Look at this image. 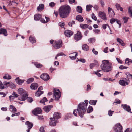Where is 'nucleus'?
<instances>
[{
	"label": "nucleus",
	"instance_id": "obj_18",
	"mask_svg": "<svg viewBox=\"0 0 132 132\" xmlns=\"http://www.w3.org/2000/svg\"><path fill=\"white\" fill-rule=\"evenodd\" d=\"M0 34H3L5 36H7V33L6 30L2 28L0 29Z\"/></svg>",
	"mask_w": 132,
	"mask_h": 132
},
{
	"label": "nucleus",
	"instance_id": "obj_8",
	"mask_svg": "<svg viewBox=\"0 0 132 132\" xmlns=\"http://www.w3.org/2000/svg\"><path fill=\"white\" fill-rule=\"evenodd\" d=\"M122 127L120 123H118L115 126L114 130L115 132H123L122 131Z\"/></svg>",
	"mask_w": 132,
	"mask_h": 132
},
{
	"label": "nucleus",
	"instance_id": "obj_36",
	"mask_svg": "<svg viewBox=\"0 0 132 132\" xmlns=\"http://www.w3.org/2000/svg\"><path fill=\"white\" fill-rule=\"evenodd\" d=\"M29 40L32 43H34L36 42L35 39L34 37L31 36L29 37Z\"/></svg>",
	"mask_w": 132,
	"mask_h": 132
},
{
	"label": "nucleus",
	"instance_id": "obj_47",
	"mask_svg": "<svg viewBox=\"0 0 132 132\" xmlns=\"http://www.w3.org/2000/svg\"><path fill=\"white\" fill-rule=\"evenodd\" d=\"M129 18L125 16L123 17V19L124 21V23H127V22Z\"/></svg>",
	"mask_w": 132,
	"mask_h": 132
},
{
	"label": "nucleus",
	"instance_id": "obj_55",
	"mask_svg": "<svg viewBox=\"0 0 132 132\" xmlns=\"http://www.w3.org/2000/svg\"><path fill=\"white\" fill-rule=\"evenodd\" d=\"M111 13H109V16L111 17H113L115 15V13L114 11H111Z\"/></svg>",
	"mask_w": 132,
	"mask_h": 132
},
{
	"label": "nucleus",
	"instance_id": "obj_64",
	"mask_svg": "<svg viewBox=\"0 0 132 132\" xmlns=\"http://www.w3.org/2000/svg\"><path fill=\"white\" fill-rule=\"evenodd\" d=\"M131 129L130 128H127L126 129L125 132H131Z\"/></svg>",
	"mask_w": 132,
	"mask_h": 132
},
{
	"label": "nucleus",
	"instance_id": "obj_7",
	"mask_svg": "<svg viewBox=\"0 0 132 132\" xmlns=\"http://www.w3.org/2000/svg\"><path fill=\"white\" fill-rule=\"evenodd\" d=\"M82 37L83 36L81 32L78 31L77 33L74 35V39L77 41H79L82 39Z\"/></svg>",
	"mask_w": 132,
	"mask_h": 132
},
{
	"label": "nucleus",
	"instance_id": "obj_21",
	"mask_svg": "<svg viewBox=\"0 0 132 132\" xmlns=\"http://www.w3.org/2000/svg\"><path fill=\"white\" fill-rule=\"evenodd\" d=\"M15 81L16 83L19 84V85H21L22 83L25 81V80H21L19 78H18L15 79Z\"/></svg>",
	"mask_w": 132,
	"mask_h": 132
},
{
	"label": "nucleus",
	"instance_id": "obj_61",
	"mask_svg": "<svg viewBox=\"0 0 132 132\" xmlns=\"http://www.w3.org/2000/svg\"><path fill=\"white\" fill-rule=\"evenodd\" d=\"M92 51L94 54L95 55H97L98 54V53L97 51L95 50V49L93 48L92 49Z\"/></svg>",
	"mask_w": 132,
	"mask_h": 132
},
{
	"label": "nucleus",
	"instance_id": "obj_16",
	"mask_svg": "<svg viewBox=\"0 0 132 132\" xmlns=\"http://www.w3.org/2000/svg\"><path fill=\"white\" fill-rule=\"evenodd\" d=\"M52 107L51 105H48L44 106L43 108L44 110L46 112L48 113L50 111L51 108Z\"/></svg>",
	"mask_w": 132,
	"mask_h": 132
},
{
	"label": "nucleus",
	"instance_id": "obj_38",
	"mask_svg": "<svg viewBox=\"0 0 132 132\" xmlns=\"http://www.w3.org/2000/svg\"><path fill=\"white\" fill-rule=\"evenodd\" d=\"M34 64L37 68H40L42 67V65L40 63H34Z\"/></svg>",
	"mask_w": 132,
	"mask_h": 132
},
{
	"label": "nucleus",
	"instance_id": "obj_52",
	"mask_svg": "<svg viewBox=\"0 0 132 132\" xmlns=\"http://www.w3.org/2000/svg\"><path fill=\"white\" fill-rule=\"evenodd\" d=\"M127 68L128 67H127L125 66L122 65L120 66L119 67V69L121 70L124 69H127Z\"/></svg>",
	"mask_w": 132,
	"mask_h": 132
},
{
	"label": "nucleus",
	"instance_id": "obj_54",
	"mask_svg": "<svg viewBox=\"0 0 132 132\" xmlns=\"http://www.w3.org/2000/svg\"><path fill=\"white\" fill-rule=\"evenodd\" d=\"M114 111L110 110L108 111V114L109 116H111L112 115V113Z\"/></svg>",
	"mask_w": 132,
	"mask_h": 132
},
{
	"label": "nucleus",
	"instance_id": "obj_34",
	"mask_svg": "<svg viewBox=\"0 0 132 132\" xmlns=\"http://www.w3.org/2000/svg\"><path fill=\"white\" fill-rule=\"evenodd\" d=\"M88 25L85 24H81L80 25V27L82 29H85L88 27Z\"/></svg>",
	"mask_w": 132,
	"mask_h": 132
},
{
	"label": "nucleus",
	"instance_id": "obj_62",
	"mask_svg": "<svg viewBox=\"0 0 132 132\" xmlns=\"http://www.w3.org/2000/svg\"><path fill=\"white\" fill-rule=\"evenodd\" d=\"M39 131L41 132H45V131L44 130V128L43 127H42L40 128Z\"/></svg>",
	"mask_w": 132,
	"mask_h": 132
},
{
	"label": "nucleus",
	"instance_id": "obj_20",
	"mask_svg": "<svg viewBox=\"0 0 132 132\" xmlns=\"http://www.w3.org/2000/svg\"><path fill=\"white\" fill-rule=\"evenodd\" d=\"M121 106H123L124 109L125 110L127 111V112H129L130 111L131 109L130 106H128L126 104H125L124 105L122 104Z\"/></svg>",
	"mask_w": 132,
	"mask_h": 132
},
{
	"label": "nucleus",
	"instance_id": "obj_49",
	"mask_svg": "<svg viewBox=\"0 0 132 132\" xmlns=\"http://www.w3.org/2000/svg\"><path fill=\"white\" fill-rule=\"evenodd\" d=\"M107 26L109 28V29H110V27H109L108 24H104L102 25V28L103 29H105L106 28V27Z\"/></svg>",
	"mask_w": 132,
	"mask_h": 132
},
{
	"label": "nucleus",
	"instance_id": "obj_13",
	"mask_svg": "<svg viewBox=\"0 0 132 132\" xmlns=\"http://www.w3.org/2000/svg\"><path fill=\"white\" fill-rule=\"evenodd\" d=\"M61 114L60 113L57 112H55L53 116V118L54 119H58L61 117Z\"/></svg>",
	"mask_w": 132,
	"mask_h": 132
},
{
	"label": "nucleus",
	"instance_id": "obj_58",
	"mask_svg": "<svg viewBox=\"0 0 132 132\" xmlns=\"http://www.w3.org/2000/svg\"><path fill=\"white\" fill-rule=\"evenodd\" d=\"M92 18L95 21H96L97 20V18L96 16L95 15L94 13H92Z\"/></svg>",
	"mask_w": 132,
	"mask_h": 132
},
{
	"label": "nucleus",
	"instance_id": "obj_35",
	"mask_svg": "<svg viewBox=\"0 0 132 132\" xmlns=\"http://www.w3.org/2000/svg\"><path fill=\"white\" fill-rule=\"evenodd\" d=\"M97 101V100H91L89 101V103L91 105H96Z\"/></svg>",
	"mask_w": 132,
	"mask_h": 132
},
{
	"label": "nucleus",
	"instance_id": "obj_33",
	"mask_svg": "<svg viewBox=\"0 0 132 132\" xmlns=\"http://www.w3.org/2000/svg\"><path fill=\"white\" fill-rule=\"evenodd\" d=\"M43 91H39L38 90L35 94V95L37 97L39 96L43 93Z\"/></svg>",
	"mask_w": 132,
	"mask_h": 132
},
{
	"label": "nucleus",
	"instance_id": "obj_1",
	"mask_svg": "<svg viewBox=\"0 0 132 132\" xmlns=\"http://www.w3.org/2000/svg\"><path fill=\"white\" fill-rule=\"evenodd\" d=\"M84 102H81L78 105V108L76 110L79 116L81 117H83L84 114L85 113L86 110L87 104L88 103V100H85Z\"/></svg>",
	"mask_w": 132,
	"mask_h": 132
},
{
	"label": "nucleus",
	"instance_id": "obj_29",
	"mask_svg": "<svg viewBox=\"0 0 132 132\" xmlns=\"http://www.w3.org/2000/svg\"><path fill=\"white\" fill-rule=\"evenodd\" d=\"M116 8L117 10H120L121 11H123V9L120 6V5L117 3L116 5Z\"/></svg>",
	"mask_w": 132,
	"mask_h": 132
},
{
	"label": "nucleus",
	"instance_id": "obj_26",
	"mask_svg": "<svg viewBox=\"0 0 132 132\" xmlns=\"http://www.w3.org/2000/svg\"><path fill=\"white\" fill-rule=\"evenodd\" d=\"M125 74L126 76V77L127 79V81H128L129 79H132V75L130 74L128 72L126 73Z\"/></svg>",
	"mask_w": 132,
	"mask_h": 132
},
{
	"label": "nucleus",
	"instance_id": "obj_45",
	"mask_svg": "<svg viewBox=\"0 0 132 132\" xmlns=\"http://www.w3.org/2000/svg\"><path fill=\"white\" fill-rule=\"evenodd\" d=\"M47 100L46 98L45 97H44L42 100H41L40 101V102L41 103H44L45 102L47 101Z\"/></svg>",
	"mask_w": 132,
	"mask_h": 132
},
{
	"label": "nucleus",
	"instance_id": "obj_15",
	"mask_svg": "<svg viewBox=\"0 0 132 132\" xmlns=\"http://www.w3.org/2000/svg\"><path fill=\"white\" fill-rule=\"evenodd\" d=\"M64 34L67 37H69L73 35V32L70 30H67L65 31Z\"/></svg>",
	"mask_w": 132,
	"mask_h": 132
},
{
	"label": "nucleus",
	"instance_id": "obj_59",
	"mask_svg": "<svg viewBox=\"0 0 132 132\" xmlns=\"http://www.w3.org/2000/svg\"><path fill=\"white\" fill-rule=\"evenodd\" d=\"M12 96H13L14 97H17L18 96V95L14 92H13Z\"/></svg>",
	"mask_w": 132,
	"mask_h": 132
},
{
	"label": "nucleus",
	"instance_id": "obj_25",
	"mask_svg": "<svg viewBox=\"0 0 132 132\" xmlns=\"http://www.w3.org/2000/svg\"><path fill=\"white\" fill-rule=\"evenodd\" d=\"M119 83L120 84L123 86H125L126 84V85L128 84L127 82L125 81L124 80H120L119 81Z\"/></svg>",
	"mask_w": 132,
	"mask_h": 132
},
{
	"label": "nucleus",
	"instance_id": "obj_31",
	"mask_svg": "<svg viewBox=\"0 0 132 132\" xmlns=\"http://www.w3.org/2000/svg\"><path fill=\"white\" fill-rule=\"evenodd\" d=\"M19 94L22 95L25 93H26L24 90L22 88H19L18 90Z\"/></svg>",
	"mask_w": 132,
	"mask_h": 132
},
{
	"label": "nucleus",
	"instance_id": "obj_56",
	"mask_svg": "<svg viewBox=\"0 0 132 132\" xmlns=\"http://www.w3.org/2000/svg\"><path fill=\"white\" fill-rule=\"evenodd\" d=\"M116 21V22L119 25V28H120L121 27V24L120 21L117 19Z\"/></svg>",
	"mask_w": 132,
	"mask_h": 132
},
{
	"label": "nucleus",
	"instance_id": "obj_14",
	"mask_svg": "<svg viewBox=\"0 0 132 132\" xmlns=\"http://www.w3.org/2000/svg\"><path fill=\"white\" fill-rule=\"evenodd\" d=\"M10 111L13 113H15L17 111V110L15 107L13 105L10 106Z\"/></svg>",
	"mask_w": 132,
	"mask_h": 132
},
{
	"label": "nucleus",
	"instance_id": "obj_11",
	"mask_svg": "<svg viewBox=\"0 0 132 132\" xmlns=\"http://www.w3.org/2000/svg\"><path fill=\"white\" fill-rule=\"evenodd\" d=\"M40 78L45 81L48 80L50 79V76L47 74L45 73L41 75Z\"/></svg>",
	"mask_w": 132,
	"mask_h": 132
},
{
	"label": "nucleus",
	"instance_id": "obj_43",
	"mask_svg": "<svg viewBox=\"0 0 132 132\" xmlns=\"http://www.w3.org/2000/svg\"><path fill=\"white\" fill-rule=\"evenodd\" d=\"M64 55V54L63 53L61 52L57 54L56 56H55V59H57L58 57L60 56H63Z\"/></svg>",
	"mask_w": 132,
	"mask_h": 132
},
{
	"label": "nucleus",
	"instance_id": "obj_6",
	"mask_svg": "<svg viewBox=\"0 0 132 132\" xmlns=\"http://www.w3.org/2000/svg\"><path fill=\"white\" fill-rule=\"evenodd\" d=\"M62 40H59L58 41L55 42L53 46L55 48L58 49L62 47Z\"/></svg>",
	"mask_w": 132,
	"mask_h": 132
},
{
	"label": "nucleus",
	"instance_id": "obj_57",
	"mask_svg": "<svg viewBox=\"0 0 132 132\" xmlns=\"http://www.w3.org/2000/svg\"><path fill=\"white\" fill-rule=\"evenodd\" d=\"M27 100L28 102L30 103L33 100V99L30 97H28Z\"/></svg>",
	"mask_w": 132,
	"mask_h": 132
},
{
	"label": "nucleus",
	"instance_id": "obj_41",
	"mask_svg": "<svg viewBox=\"0 0 132 132\" xmlns=\"http://www.w3.org/2000/svg\"><path fill=\"white\" fill-rule=\"evenodd\" d=\"M82 7L80 6H78L77 8V11L80 13H81L82 12Z\"/></svg>",
	"mask_w": 132,
	"mask_h": 132
},
{
	"label": "nucleus",
	"instance_id": "obj_53",
	"mask_svg": "<svg viewBox=\"0 0 132 132\" xmlns=\"http://www.w3.org/2000/svg\"><path fill=\"white\" fill-rule=\"evenodd\" d=\"M116 20H117V19L112 18L110 19V22L111 24H113L116 21Z\"/></svg>",
	"mask_w": 132,
	"mask_h": 132
},
{
	"label": "nucleus",
	"instance_id": "obj_10",
	"mask_svg": "<svg viewBox=\"0 0 132 132\" xmlns=\"http://www.w3.org/2000/svg\"><path fill=\"white\" fill-rule=\"evenodd\" d=\"M42 112L40 108H37L35 109L32 111L33 114L35 115H37L38 114H40Z\"/></svg>",
	"mask_w": 132,
	"mask_h": 132
},
{
	"label": "nucleus",
	"instance_id": "obj_40",
	"mask_svg": "<svg viewBox=\"0 0 132 132\" xmlns=\"http://www.w3.org/2000/svg\"><path fill=\"white\" fill-rule=\"evenodd\" d=\"M11 78V77L8 74H6L3 77V78L5 79H10Z\"/></svg>",
	"mask_w": 132,
	"mask_h": 132
},
{
	"label": "nucleus",
	"instance_id": "obj_17",
	"mask_svg": "<svg viewBox=\"0 0 132 132\" xmlns=\"http://www.w3.org/2000/svg\"><path fill=\"white\" fill-rule=\"evenodd\" d=\"M28 94L26 93H25L23 94V95L21 97H19V99L21 101H24L27 98Z\"/></svg>",
	"mask_w": 132,
	"mask_h": 132
},
{
	"label": "nucleus",
	"instance_id": "obj_22",
	"mask_svg": "<svg viewBox=\"0 0 132 132\" xmlns=\"http://www.w3.org/2000/svg\"><path fill=\"white\" fill-rule=\"evenodd\" d=\"M76 20L80 22H82L83 21L84 19L83 17L80 15H78L76 17Z\"/></svg>",
	"mask_w": 132,
	"mask_h": 132
},
{
	"label": "nucleus",
	"instance_id": "obj_51",
	"mask_svg": "<svg viewBox=\"0 0 132 132\" xmlns=\"http://www.w3.org/2000/svg\"><path fill=\"white\" fill-rule=\"evenodd\" d=\"M9 86L12 89H14L16 87L15 85L13 83H11L9 84Z\"/></svg>",
	"mask_w": 132,
	"mask_h": 132
},
{
	"label": "nucleus",
	"instance_id": "obj_50",
	"mask_svg": "<svg viewBox=\"0 0 132 132\" xmlns=\"http://www.w3.org/2000/svg\"><path fill=\"white\" fill-rule=\"evenodd\" d=\"M77 60H76V62H77L78 61L81 62L82 63H85V60L84 59L81 58L80 59H78Z\"/></svg>",
	"mask_w": 132,
	"mask_h": 132
},
{
	"label": "nucleus",
	"instance_id": "obj_2",
	"mask_svg": "<svg viewBox=\"0 0 132 132\" xmlns=\"http://www.w3.org/2000/svg\"><path fill=\"white\" fill-rule=\"evenodd\" d=\"M84 102H81L78 105V108L76 110L79 116L81 117H83L84 114L85 113L86 110L87 104L88 103V100H85Z\"/></svg>",
	"mask_w": 132,
	"mask_h": 132
},
{
	"label": "nucleus",
	"instance_id": "obj_46",
	"mask_svg": "<svg viewBox=\"0 0 132 132\" xmlns=\"http://www.w3.org/2000/svg\"><path fill=\"white\" fill-rule=\"evenodd\" d=\"M92 7V5H87L86 6V11H89L91 10V8Z\"/></svg>",
	"mask_w": 132,
	"mask_h": 132
},
{
	"label": "nucleus",
	"instance_id": "obj_23",
	"mask_svg": "<svg viewBox=\"0 0 132 132\" xmlns=\"http://www.w3.org/2000/svg\"><path fill=\"white\" fill-rule=\"evenodd\" d=\"M34 18L35 20H38L41 18V16L40 14H36L34 15Z\"/></svg>",
	"mask_w": 132,
	"mask_h": 132
},
{
	"label": "nucleus",
	"instance_id": "obj_9",
	"mask_svg": "<svg viewBox=\"0 0 132 132\" xmlns=\"http://www.w3.org/2000/svg\"><path fill=\"white\" fill-rule=\"evenodd\" d=\"M98 16L103 20H107L106 14L104 12L100 11L98 13Z\"/></svg>",
	"mask_w": 132,
	"mask_h": 132
},
{
	"label": "nucleus",
	"instance_id": "obj_24",
	"mask_svg": "<svg viewBox=\"0 0 132 132\" xmlns=\"http://www.w3.org/2000/svg\"><path fill=\"white\" fill-rule=\"evenodd\" d=\"M27 125L28 128H31L33 126V124L32 123L30 122L29 121H27L25 123Z\"/></svg>",
	"mask_w": 132,
	"mask_h": 132
},
{
	"label": "nucleus",
	"instance_id": "obj_48",
	"mask_svg": "<svg viewBox=\"0 0 132 132\" xmlns=\"http://www.w3.org/2000/svg\"><path fill=\"white\" fill-rule=\"evenodd\" d=\"M55 3L53 2H51L49 4V6L52 8H53L55 5Z\"/></svg>",
	"mask_w": 132,
	"mask_h": 132
},
{
	"label": "nucleus",
	"instance_id": "obj_30",
	"mask_svg": "<svg viewBox=\"0 0 132 132\" xmlns=\"http://www.w3.org/2000/svg\"><path fill=\"white\" fill-rule=\"evenodd\" d=\"M132 62V61L131 59L127 58L126 59L125 63L129 65Z\"/></svg>",
	"mask_w": 132,
	"mask_h": 132
},
{
	"label": "nucleus",
	"instance_id": "obj_4",
	"mask_svg": "<svg viewBox=\"0 0 132 132\" xmlns=\"http://www.w3.org/2000/svg\"><path fill=\"white\" fill-rule=\"evenodd\" d=\"M102 63L101 65L102 70L105 72H108L111 71L113 69V66L111 63L108 60H104L102 62Z\"/></svg>",
	"mask_w": 132,
	"mask_h": 132
},
{
	"label": "nucleus",
	"instance_id": "obj_12",
	"mask_svg": "<svg viewBox=\"0 0 132 132\" xmlns=\"http://www.w3.org/2000/svg\"><path fill=\"white\" fill-rule=\"evenodd\" d=\"M50 119L51 121L50 122V125L52 126H55L58 122L57 121V120L55 121L54 119L52 118H50Z\"/></svg>",
	"mask_w": 132,
	"mask_h": 132
},
{
	"label": "nucleus",
	"instance_id": "obj_28",
	"mask_svg": "<svg viewBox=\"0 0 132 132\" xmlns=\"http://www.w3.org/2000/svg\"><path fill=\"white\" fill-rule=\"evenodd\" d=\"M82 48L84 51H87L89 49V47L86 44H84L82 45Z\"/></svg>",
	"mask_w": 132,
	"mask_h": 132
},
{
	"label": "nucleus",
	"instance_id": "obj_3",
	"mask_svg": "<svg viewBox=\"0 0 132 132\" xmlns=\"http://www.w3.org/2000/svg\"><path fill=\"white\" fill-rule=\"evenodd\" d=\"M59 15L61 17L65 18L69 15L71 11L70 7L68 5L62 6L59 10Z\"/></svg>",
	"mask_w": 132,
	"mask_h": 132
},
{
	"label": "nucleus",
	"instance_id": "obj_63",
	"mask_svg": "<svg viewBox=\"0 0 132 132\" xmlns=\"http://www.w3.org/2000/svg\"><path fill=\"white\" fill-rule=\"evenodd\" d=\"M0 88L2 89H4V87L3 86V84L1 82V81H0Z\"/></svg>",
	"mask_w": 132,
	"mask_h": 132
},
{
	"label": "nucleus",
	"instance_id": "obj_39",
	"mask_svg": "<svg viewBox=\"0 0 132 132\" xmlns=\"http://www.w3.org/2000/svg\"><path fill=\"white\" fill-rule=\"evenodd\" d=\"M93 108L92 106H89L88 108L87 112L88 113H89L91 112L93 110Z\"/></svg>",
	"mask_w": 132,
	"mask_h": 132
},
{
	"label": "nucleus",
	"instance_id": "obj_19",
	"mask_svg": "<svg viewBox=\"0 0 132 132\" xmlns=\"http://www.w3.org/2000/svg\"><path fill=\"white\" fill-rule=\"evenodd\" d=\"M38 86V85L37 83H33L30 86L31 89L35 90L36 89Z\"/></svg>",
	"mask_w": 132,
	"mask_h": 132
},
{
	"label": "nucleus",
	"instance_id": "obj_27",
	"mask_svg": "<svg viewBox=\"0 0 132 132\" xmlns=\"http://www.w3.org/2000/svg\"><path fill=\"white\" fill-rule=\"evenodd\" d=\"M117 40L118 42L122 46H125V44L124 43L123 41L120 38H117Z\"/></svg>",
	"mask_w": 132,
	"mask_h": 132
},
{
	"label": "nucleus",
	"instance_id": "obj_32",
	"mask_svg": "<svg viewBox=\"0 0 132 132\" xmlns=\"http://www.w3.org/2000/svg\"><path fill=\"white\" fill-rule=\"evenodd\" d=\"M44 8V5L42 4H40L39 6L37 8V10L39 11L40 10H43Z\"/></svg>",
	"mask_w": 132,
	"mask_h": 132
},
{
	"label": "nucleus",
	"instance_id": "obj_37",
	"mask_svg": "<svg viewBox=\"0 0 132 132\" xmlns=\"http://www.w3.org/2000/svg\"><path fill=\"white\" fill-rule=\"evenodd\" d=\"M71 55H75V56H70L69 57L72 60H75L76 58V57L77 55V53H73L71 54Z\"/></svg>",
	"mask_w": 132,
	"mask_h": 132
},
{
	"label": "nucleus",
	"instance_id": "obj_44",
	"mask_svg": "<svg viewBox=\"0 0 132 132\" xmlns=\"http://www.w3.org/2000/svg\"><path fill=\"white\" fill-rule=\"evenodd\" d=\"M95 40V39L94 38H91L88 39V41L89 42L91 43H92L94 42Z\"/></svg>",
	"mask_w": 132,
	"mask_h": 132
},
{
	"label": "nucleus",
	"instance_id": "obj_60",
	"mask_svg": "<svg viewBox=\"0 0 132 132\" xmlns=\"http://www.w3.org/2000/svg\"><path fill=\"white\" fill-rule=\"evenodd\" d=\"M95 65H97V64L93 63H91L90 65V69H92L93 67H94Z\"/></svg>",
	"mask_w": 132,
	"mask_h": 132
},
{
	"label": "nucleus",
	"instance_id": "obj_5",
	"mask_svg": "<svg viewBox=\"0 0 132 132\" xmlns=\"http://www.w3.org/2000/svg\"><path fill=\"white\" fill-rule=\"evenodd\" d=\"M53 96L55 98V100H58L60 97L61 93L58 89L54 88L53 91Z\"/></svg>",
	"mask_w": 132,
	"mask_h": 132
},
{
	"label": "nucleus",
	"instance_id": "obj_42",
	"mask_svg": "<svg viewBox=\"0 0 132 132\" xmlns=\"http://www.w3.org/2000/svg\"><path fill=\"white\" fill-rule=\"evenodd\" d=\"M34 80V79L33 78H31L28 79L27 82L28 84H29L33 82Z\"/></svg>",
	"mask_w": 132,
	"mask_h": 132
}]
</instances>
